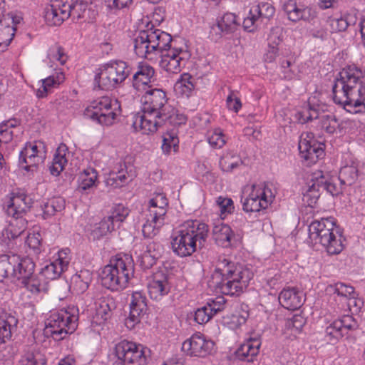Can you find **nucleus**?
I'll use <instances>...</instances> for the list:
<instances>
[{
    "instance_id": "1",
    "label": "nucleus",
    "mask_w": 365,
    "mask_h": 365,
    "mask_svg": "<svg viewBox=\"0 0 365 365\" xmlns=\"http://www.w3.org/2000/svg\"><path fill=\"white\" fill-rule=\"evenodd\" d=\"M134 38V51L138 56L149 61L160 56V67L170 74H177L186 66L191 57L187 48H172V36L145 21Z\"/></svg>"
},
{
    "instance_id": "2",
    "label": "nucleus",
    "mask_w": 365,
    "mask_h": 365,
    "mask_svg": "<svg viewBox=\"0 0 365 365\" xmlns=\"http://www.w3.org/2000/svg\"><path fill=\"white\" fill-rule=\"evenodd\" d=\"M333 100L351 113H364L365 71L355 66L343 68L333 86Z\"/></svg>"
},
{
    "instance_id": "3",
    "label": "nucleus",
    "mask_w": 365,
    "mask_h": 365,
    "mask_svg": "<svg viewBox=\"0 0 365 365\" xmlns=\"http://www.w3.org/2000/svg\"><path fill=\"white\" fill-rule=\"evenodd\" d=\"M252 271L226 258H220L208 281L212 289L228 295H239L253 278Z\"/></svg>"
},
{
    "instance_id": "4",
    "label": "nucleus",
    "mask_w": 365,
    "mask_h": 365,
    "mask_svg": "<svg viewBox=\"0 0 365 365\" xmlns=\"http://www.w3.org/2000/svg\"><path fill=\"white\" fill-rule=\"evenodd\" d=\"M208 226L199 220H187L175 230L170 236L173 253L180 257L191 256L208 237Z\"/></svg>"
},
{
    "instance_id": "5",
    "label": "nucleus",
    "mask_w": 365,
    "mask_h": 365,
    "mask_svg": "<svg viewBox=\"0 0 365 365\" xmlns=\"http://www.w3.org/2000/svg\"><path fill=\"white\" fill-rule=\"evenodd\" d=\"M308 234L311 242L322 245L329 255H338L344 248L345 238L332 217L313 221Z\"/></svg>"
},
{
    "instance_id": "6",
    "label": "nucleus",
    "mask_w": 365,
    "mask_h": 365,
    "mask_svg": "<svg viewBox=\"0 0 365 365\" xmlns=\"http://www.w3.org/2000/svg\"><path fill=\"white\" fill-rule=\"evenodd\" d=\"M78 321V310L74 306L54 311L45 322L44 334L54 340H62L75 331Z\"/></svg>"
},
{
    "instance_id": "7",
    "label": "nucleus",
    "mask_w": 365,
    "mask_h": 365,
    "mask_svg": "<svg viewBox=\"0 0 365 365\" xmlns=\"http://www.w3.org/2000/svg\"><path fill=\"white\" fill-rule=\"evenodd\" d=\"M130 74V68L123 61H110L95 70L94 88L111 90L123 83Z\"/></svg>"
},
{
    "instance_id": "8",
    "label": "nucleus",
    "mask_w": 365,
    "mask_h": 365,
    "mask_svg": "<svg viewBox=\"0 0 365 365\" xmlns=\"http://www.w3.org/2000/svg\"><path fill=\"white\" fill-rule=\"evenodd\" d=\"M326 107V105L318 99V94H314L309 97L307 108L296 113V120L299 123H304L309 120L319 119V126L322 130L329 134L335 133L339 127V120L332 113L321 114Z\"/></svg>"
},
{
    "instance_id": "9",
    "label": "nucleus",
    "mask_w": 365,
    "mask_h": 365,
    "mask_svg": "<svg viewBox=\"0 0 365 365\" xmlns=\"http://www.w3.org/2000/svg\"><path fill=\"white\" fill-rule=\"evenodd\" d=\"M120 113V104L117 99L103 96L91 102L83 115L98 124L108 126L115 122Z\"/></svg>"
},
{
    "instance_id": "10",
    "label": "nucleus",
    "mask_w": 365,
    "mask_h": 365,
    "mask_svg": "<svg viewBox=\"0 0 365 365\" xmlns=\"http://www.w3.org/2000/svg\"><path fill=\"white\" fill-rule=\"evenodd\" d=\"M148 214L143 225V233L146 237L155 236L165 223L168 208V199L163 192H156L149 200Z\"/></svg>"
},
{
    "instance_id": "11",
    "label": "nucleus",
    "mask_w": 365,
    "mask_h": 365,
    "mask_svg": "<svg viewBox=\"0 0 365 365\" xmlns=\"http://www.w3.org/2000/svg\"><path fill=\"white\" fill-rule=\"evenodd\" d=\"M34 269L35 264L30 257L12 255L0 258V276L14 277L19 284L32 276Z\"/></svg>"
},
{
    "instance_id": "12",
    "label": "nucleus",
    "mask_w": 365,
    "mask_h": 365,
    "mask_svg": "<svg viewBox=\"0 0 365 365\" xmlns=\"http://www.w3.org/2000/svg\"><path fill=\"white\" fill-rule=\"evenodd\" d=\"M47 148L44 142L34 140L26 143L19 153V167L22 174L31 177L37 171L38 166L46 158Z\"/></svg>"
},
{
    "instance_id": "13",
    "label": "nucleus",
    "mask_w": 365,
    "mask_h": 365,
    "mask_svg": "<svg viewBox=\"0 0 365 365\" xmlns=\"http://www.w3.org/2000/svg\"><path fill=\"white\" fill-rule=\"evenodd\" d=\"M276 189L270 184L259 183L249 187L246 190L243 201L245 212H259L265 210L274 202Z\"/></svg>"
},
{
    "instance_id": "14",
    "label": "nucleus",
    "mask_w": 365,
    "mask_h": 365,
    "mask_svg": "<svg viewBox=\"0 0 365 365\" xmlns=\"http://www.w3.org/2000/svg\"><path fill=\"white\" fill-rule=\"evenodd\" d=\"M145 350L141 344L123 339L115 344L113 354L123 365H145Z\"/></svg>"
},
{
    "instance_id": "15",
    "label": "nucleus",
    "mask_w": 365,
    "mask_h": 365,
    "mask_svg": "<svg viewBox=\"0 0 365 365\" xmlns=\"http://www.w3.org/2000/svg\"><path fill=\"white\" fill-rule=\"evenodd\" d=\"M142 111H147L155 116L168 118L173 106L168 103L166 93L161 89H150L145 92L141 98Z\"/></svg>"
},
{
    "instance_id": "16",
    "label": "nucleus",
    "mask_w": 365,
    "mask_h": 365,
    "mask_svg": "<svg viewBox=\"0 0 365 365\" xmlns=\"http://www.w3.org/2000/svg\"><path fill=\"white\" fill-rule=\"evenodd\" d=\"M298 148L300 157L308 164L316 163L324 155V145L317 141L312 133H302Z\"/></svg>"
},
{
    "instance_id": "17",
    "label": "nucleus",
    "mask_w": 365,
    "mask_h": 365,
    "mask_svg": "<svg viewBox=\"0 0 365 365\" xmlns=\"http://www.w3.org/2000/svg\"><path fill=\"white\" fill-rule=\"evenodd\" d=\"M182 351L187 356L205 357L215 349V342L206 336L197 333L182 344Z\"/></svg>"
},
{
    "instance_id": "18",
    "label": "nucleus",
    "mask_w": 365,
    "mask_h": 365,
    "mask_svg": "<svg viewBox=\"0 0 365 365\" xmlns=\"http://www.w3.org/2000/svg\"><path fill=\"white\" fill-rule=\"evenodd\" d=\"M71 259L70 250L61 249L53 255L49 264L41 268L39 274L47 281L56 279L67 270Z\"/></svg>"
},
{
    "instance_id": "19",
    "label": "nucleus",
    "mask_w": 365,
    "mask_h": 365,
    "mask_svg": "<svg viewBox=\"0 0 365 365\" xmlns=\"http://www.w3.org/2000/svg\"><path fill=\"white\" fill-rule=\"evenodd\" d=\"M275 13L274 7L269 2H260L252 5L243 21V28L247 32L255 31L259 21L269 19Z\"/></svg>"
},
{
    "instance_id": "20",
    "label": "nucleus",
    "mask_w": 365,
    "mask_h": 365,
    "mask_svg": "<svg viewBox=\"0 0 365 365\" xmlns=\"http://www.w3.org/2000/svg\"><path fill=\"white\" fill-rule=\"evenodd\" d=\"M212 237L215 243L222 247H237L242 244L243 235L240 230H233L227 224L217 223L212 228Z\"/></svg>"
},
{
    "instance_id": "21",
    "label": "nucleus",
    "mask_w": 365,
    "mask_h": 365,
    "mask_svg": "<svg viewBox=\"0 0 365 365\" xmlns=\"http://www.w3.org/2000/svg\"><path fill=\"white\" fill-rule=\"evenodd\" d=\"M148 291L151 299L159 302L167 296L172 287L170 278L166 271L158 270L149 278Z\"/></svg>"
},
{
    "instance_id": "22",
    "label": "nucleus",
    "mask_w": 365,
    "mask_h": 365,
    "mask_svg": "<svg viewBox=\"0 0 365 365\" xmlns=\"http://www.w3.org/2000/svg\"><path fill=\"white\" fill-rule=\"evenodd\" d=\"M357 322L350 315H344L341 318L328 322L325 328V339L329 343H336L349 331L357 328Z\"/></svg>"
},
{
    "instance_id": "23",
    "label": "nucleus",
    "mask_w": 365,
    "mask_h": 365,
    "mask_svg": "<svg viewBox=\"0 0 365 365\" xmlns=\"http://www.w3.org/2000/svg\"><path fill=\"white\" fill-rule=\"evenodd\" d=\"M31 206L30 198L24 192H11L4 199V209L6 214L18 220L23 217Z\"/></svg>"
},
{
    "instance_id": "24",
    "label": "nucleus",
    "mask_w": 365,
    "mask_h": 365,
    "mask_svg": "<svg viewBox=\"0 0 365 365\" xmlns=\"http://www.w3.org/2000/svg\"><path fill=\"white\" fill-rule=\"evenodd\" d=\"M108 264L118 275L117 282H122L126 288L134 275V261L132 256L128 254H118L110 259Z\"/></svg>"
},
{
    "instance_id": "25",
    "label": "nucleus",
    "mask_w": 365,
    "mask_h": 365,
    "mask_svg": "<svg viewBox=\"0 0 365 365\" xmlns=\"http://www.w3.org/2000/svg\"><path fill=\"white\" fill-rule=\"evenodd\" d=\"M135 177V173L131 167L120 163L113 167L106 177L105 185L110 190L120 188L128 185Z\"/></svg>"
},
{
    "instance_id": "26",
    "label": "nucleus",
    "mask_w": 365,
    "mask_h": 365,
    "mask_svg": "<svg viewBox=\"0 0 365 365\" xmlns=\"http://www.w3.org/2000/svg\"><path fill=\"white\" fill-rule=\"evenodd\" d=\"M163 118L155 115L142 111L132 116V128L134 131L144 135L155 133L158 127L163 125Z\"/></svg>"
},
{
    "instance_id": "27",
    "label": "nucleus",
    "mask_w": 365,
    "mask_h": 365,
    "mask_svg": "<svg viewBox=\"0 0 365 365\" xmlns=\"http://www.w3.org/2000/svg\"><path fill=\"white\" fill-rule=\"evenodd\" d=\"M71 16V6L64 4V0H55L51 4L46 6L43 17L50 26L61 25Z\"/></svg>"
},
{
    "instance_id": "28",
    "label": "nucleus",
    "mask_w": 365,
    "mask_h": 365,
    "mask_svg": "<svg viewBox=\"0 0 365 365\" xmlns=\"http://www.w3.org/2000/svg\"><path fill=\"white\" fill-rule=\"evenodd\" d=\"M283 9L289 20L297 22L300 20L309 21L316 17V11L311 7L298 4L295 0H288Z\"/></svg>"
},
{
    "instance_id": "29",
    "label": "nucleus",
    "mask_w": 365,
    "mask_h": 365,
    "mask_svg": "<svg viewBox=\"0 0 365 365\" xmlns=\"http://www.w3.org/2000/svg\"><path fill=\"white\" fill-rule=\"evenodd\" d=\"M279 304L287 309H297L305 302V294L302 290L295 287H284L279 294Z\"/></svg>"
},
{
    "instance_id": "30",
    "label": "nucleus",
    "mask_w": 365,
    "mask_h": 365,
    "mask_svg": "<svg viewBox=\"0 0 365 365\" xmlns=\"http://www.w3.org/2000/svg\"><path fill=\"white\" fill-rule=\"evenodd\" d=\"M358 167L359 162L351 155H343L338 180L343 185H352L356 182L359 176Z\"/></svg>"
},
{
    "instance_id": "31",
    "label": "nucleus",
    "mask_w": 365,
    "mask_h": 365,
    "mask_svg": "<svg viewBox=\"0 0 365 365\" xmlns=\"http://www.w3.org/2000/svg\"><path fill=\"white\" fill-rule=\"evenodd\" d=\"M65 78V73L62 68H54L53 73L38 81L39 87L35 91L36 97L38 98L46 97L53 89L58 88L64 82Z\"/></svg>"
},
{
    "instance_id": "32",
    "label": "nucleus",
    "mask_w": 365,
    "mask_h": 365,
    "mask_svg": "<svg viewBox=\"0 0 365 365\" xmlns=\"http://www.w3.org/2000/svg\"><path fill=\"white\" fill-rule=\"evenodd\" d=\"M155 247L156 245L153 242L148 245L140 244L135 246V255L137 262L143 269L151 267L159 257L160 253L156 251Z\"/></svg>"
},
{
    "instance_id": "33",
    "label": "nucleus",
    "mask_w": 365,
    "mask_h": 365,
    "mask_svg": "<svg viewBox=\"0 0 365 365\" xmlns=\"http://www.w3.org/2000/svg\"><path fill=\"white\" fill-rule=\"evenodd\" d=\"M4 13V11L3 12ZM19 18L8 14L0 16V46H7L10 44L15 34V25L19 23Z\"/></svg>"
},
{
    "instance_id": "34",
    "label": "nucleus",
    "mask_w": 365,
    "mask_h": 365,
    "mask_svg": "<svg viewBox=\"0 0 365 365\" xmlns=\"http://www.w3.org/2000/svg\"><path fill=\"white\" fill-rule=\"evenodd\" d=\"M48 282L40 274H34L27 280L22 281L21 286L24 287L35 299H38L48 289Z\"/></svg>"
},
{
    "instance_id": "35",
    "label": "nucleus",
    "mask_w": 365,
    "mask_h": 365,
    "mask_svg": "<svg viewBox=\"0 0 365 365\" xmlns=\"http://www.w3.org/2000/svg\"><path fill=\"white\" fill-rule=\"evenodd\" d=\"M27 227V221L25 219L18 220L13 218L9 221L8 224L1 231L0 239L6 245L9 242L17 238Z\"/></svg>"
},
{
    "instance_id": "36",
    "label": "nucleus",
    "mask_w": 365,
    "mask_h": 365,
    "mask_svg": "<svg viewBox=\"0 0 365 365\" xmlns=\"http://www.w3.org/2000/svg\"><path fill=\"white\" fill-rule=\"evenodd\" d=\"M98 173L91 167H88L78 175V190L81 192L88 193L92 188L98 185Z\"/></svg>"
},
{
    "instance_id": "37",
    "label": "nucleus",
    "mask_w": 365,
    "mask_h": 365,
    "mask_svg": "<svg viewBox=\"0 0 365 365\" xmlns=\"http://www.w3.org/2000/svg\"><path fill=\"white\" fill-rule=\"evenodd\" d=\"M247 306L240 305L232 313L227 314L223 319L224 324L230 329L237 330L244 325L249 317Z\"/></svg>"
},
{
    "instance_id": "38",
    "label": "nucleus",
    "mask_w": 365,
    "mask_h": 365,
    "mask_svg": "<svg viewBox=\"0 0 365 365\" xmlns=\"http://www.w3.org/2000/svg\"><path fill=\"white\" fill-rule=\"evenodd\" d=\"M154 80V68L147 63L139 64L138 71L133 76V86L136 89H145V87Z\"/></svg>"
},
{
    "instance_id": "39",
    "label": "nucleus",
    "mask_w": 365,
    "mask_h": 365,
    "mask_svg": "<svg viewBox=\"0 0 365 365\" xmlns=\"http://www.w3.org/2000/svg\"><path fill=\"white\" fill-rule=\"evenodd\" d=\"M91 312L93 317L92 324L101 325L110 317L111 309L108 300L100 298L91 307Z\"/></svg>"
},
{
    "instance_id": "40",
    "label": "nucleus",
    "mask_w": 365,
    "mask_h": 365,
    "mask_svg": "<svg viewBox=\"0 0 365 365\" xmlns=\"http://www.w3.org/2000/svg\"><path fill=\"white\" fill-rule=\"evenodd\" d=\"M261 343L258 339L250 338L245 341L235 351V356L241 361H252L259 350Z\"/></svg>"
},
{
    "instance_id": "41",
    "label": "nucleus",
    "mask_w": 365,
    "mask_h": 365,
    "mask_svg": "<svg viewBox=\"0 0 365 365\" xmlns=\"http://www.w3.org/2000/svg\"><path fill=\"white\" fill-rule=\"evenodd\" d=\"M117 277L118 278V275L115 273V270L108 264L103 267L100 274L102 285L111 291H120L125 289L122 282H117L118 280Z\"/></svg>"
},
{
    "instance_id": "42",
    "label": "nucleus",
    "mask_w": 365,
    "mask_h": 365,
    "mask_svg": "<svg viewBox=\"0 0 365 365\" xmlns=\"http://www.w3.org/2000/svg\"><path fill=\"white\" fill-rule=\"evenodd\" d=\"M86 230L90 238L98 240L107 237L115 230L112 223L104 217L98 222L90 224Z\"/></svg>"
},
{
    "instance_id": "43",
    "label": "nucleus",
    "mask_w": 365,
    "mask_h": 365,
    "mask_svg": "<svg viewBox=\"0 0 365 365\" xmlns=\"http://www.w3.org/2000/svg\"><path fill=\"white\" fill-rule=\"evenodd\" d=\"M92 278L93 274L89 270H81L71 277L69 288L76 294L83 293L88 289Z\"/></svg>"
},
{
    "instance_id": "44",
    "label": "nucleus",
    "mask_w": 365,
    "mask_h": 365,
    "mask_svg": "<svg viewBox=\"0 0 365 365\" xmlns=\"http://www.w3.org/2000/svg\"><path fill=\"white\" fill-rule=\"evenodd\" d=\"M69 152L65 144H61L56 150L49 171L53 176H58L68 163Z\"/></svg>"
},
{
    "instance_id": "45",
    "label": "nucleus",
    "mask_w": 365,
    "mask_h": 365,
    "mask_svg": "<svg viewBox=\"0 0 365 365\" xmlns=\"http://www.w3.org/2000/svg\"><path fill=\"white\" fill-rule=\"evenodd\" d=\"M195 80L188 73L180 75L174 85V91L178 96L188 98L195 91Z\"/></svg>"
},
{
    "instance_id": "46",
    "label": "nucleus",
    "mask_w": 365,
    "mask_h": 365,
    "mask_svg": "<svg viewBox=\"0 0 365 365\" xmlns=\"http://www.w3.org/2000/svg\"><path fill=\"white\" fill-rule=\"evenodd\" d=\"M312 181L318 184L319 188H323L329 192L331 195H336L341 192L340 187L336 184V178H329L327 174H324L322 170H317L312 175Z\"/></svg>"
},
{
    "instance_id": "47",
    "label": "nucleus",
    "mask_w": 365,
    "mask_h": 365,
    "mask_svg": "<svg viewBox=\"0 0 365 365\" xmlns=\"http://www.w3.org/2000/svg\"><path fill=\"white\" fill-rule=\"evenodd\" d=\"M66 207V200L62 197H53L48 199L41 205L42 217L49 219L56 213L61 212Z\"/></svg>"
},
{
    "instance_id": "48",
    "label": "nucleus",
    "mask_w": 365,
    "mask_h": 365,
    "mask_svg": "<svg viewBox=\"0 0 365 365\" xmlns=\"http://www.w3.org/2000/svg\"><path fill=\"white\" fill-rule=\"evenodd\" d=\"M305 323L306 319L301 314L293 315L291 318L286 319L283 334L289 339L296 337L301 332Z\"/></svg>"
},
{
    "instance_id": "49",
    "label": "nucleus",
    "mask_w": 365,
    "mask_h": 365,
    "mask_svg": "<svg viewBox=\"0 0 365 365\" xmlns=\"http://www.w3.org/2000/svg\"><path fill=\"white\" fill-rule=\"evenodd\" d=\"M237 26L236 16L232 13H227L217 21V24L212 28V31L221 36L222 34L234 31Z\"/></svg>"
},
{
    "instance_id": "50",
    "label": "nucleus",
    "mask_w": 365,
    "mask_h": 365,
    "mask_svg": "<svg viewBox=\"0 0 365 365\" xmlns=\"http://www.w3.org/2000/svg\"><path fill=\"white\" fill-rule=\"evenodd\" d=\"M129 213L128 207L123 204H115L110 209V215L106 218L110 223H112L113 228L116 230L121 226L122 223L129 215Z\"/></svg>"
},
{
    "instance_id": "51",
    "label": "nucleus",
    "mask_w": 365,
    "mask_h": 365,
    "mask_svg": "<svg viewBox=\"0 0 365 365\" xmlns=\"http://www.w3.org/2000/svg\"><path fill=\"white\" fill-rule=\"evenodd\" d=\"M67 59L68 56L64 50L58 46H54L49 48L46 63L48 66L53 69L61 68L59 66H63Z\"/></svg>"
},
{
    "instance_id": "52",
    "label": "nucleus",
    "mask_w": 365,
    "mask_h": 365,
    "mask_svg": "<svg viewBox=\"0 0 365 365\" xmlns=\"http://www.w3.org/2000/svg\"><path fill=\"white\" fill-rule=\"evenodd\" d=\"M178 146L179 138L175 129L168 130L163 135L161 149L164 155H169L173 152L176 153L178 150Z\"/></svg>"
},
{
    "instance_id": "53",
    "label": "nucleus",
    "mask_w": 365,
    "mask_h": 365,
    "mask_svg": "<svg viewBox=\"0 0 365 365\" xmlns=\"http://www.w3.org/2000/svg\"><path fill=\"white\" fill-rule=\"evenodd\" d=\"M356 22V17L349 14L341 16L339 17H330L328 19V24L331 32H341L345 31L349 26Z\"/></svg>"
},
{
    "instance_id": "54",
    "label": "nucleus",
    "mask_w": 365,
    "mask_h": 365,
    "mask_svg": "<svg viewBox=\"0 0 365 365\" xmlns=\"http://www.w3.org/2000/svg\"><path fill=\"white\" fill-rule=\"evenodd\" d=\"M302 200L308 206L313 207L319 197V188L315 181H310L302 189Z\"/></svg>"
},
{
    "instance_id": "55",
    "label": "nucleus",
    "mask_w": 365,
    "mask_h": 365,
    "mask_svg": "<svg viewBox=\"0 0 365 365\" xmlns=\"http://www.w3.org/2000/svg\"><path fill=\"white\" fill-rule=\"evenodd\" d=\"M215 207L222 220L226 219L235 212L233 200L227 196L220 195L215 199Z\"/></svg>"
},
{
    "instance_id": "56",
    "label": "nucleus",
    "mask_w": 365,
    "mask_h": 365,
    "mask_svg": "<svg viewBox=\"0 0 365 365\" xmlns=\"http://www.w3.org/2000/svg\"><path fill=\"white\" fill-rule=\"evenodd\" d=\"M205 137L210 146L215 149L222 148L227 142V137L223 130L220 128L208 130Z\"/></svg>"
},
{
    "instance_id": "57",
    "label": "nucleus",
    "mask_w": 365,
    "mask_h": 365,
    "mask_svg": "<svg viewBox=\"0 0 365 365\" xmlns=\"http://www.w3.org/2000/svg\"><path fill=\"white\" fill-rule=\"evenodd\" d=\"M16 320L14 317H0V345L6 343L11 337L12 329Z\"/></svg>"
},
{
    "instance_id": "58",
    "label": "nucleus",
    "mask_w": 365,
    "mask_h": 365,
    "mask_svg": "<svg viewBox=\"0 0 365 365\" xmlns=\"http://www.w3.org/2000/svg\"><path fill=\"white\" fill-rule=\"evenodd\" d=\"M148 305L145 295L139 291L133 292L130 302V310L135 311L145 315L147 312Z\"/></svg>"
},
{
    "instance_id": "59",
    "label": "nucleus",
    "mask_w": 365,
    "mask_h": 365,
    "mask_svg": "<svg viewBox=\"0 0 365 365\" xmlns=\"http://www.w3.org/2000/svg\"><path fill=\"white\" fill-rule=\"evenodd\" d=\"M279 64L285 78L292 79L299 76L297 71V66L292 58L280 59Z\"/></svg>"
},
{
    "instance_id": "60",
    "label": "nucleus",
    "mask_w": 365,
    "mask_h": 365,
    "mask_svg": "<svg viewBox=\"0 0 365 365\" xmlns=\"http://www.w3.org/2000/svg\"><path fill=\"white\" fill-rule=\"evenodd\" d=\"M327 292H333L337 296L343 297L345 298L351 297L354 293V287L346 285L344 283L337 282L334 284H331L327 288Z\"/></svg>"
},
{
    "instance_id": "61",
    "label": "nucleus",
    "mask_w": 365,
    "mask_h": 365,
    "mask_svg": "<svg viewBox=\"0 0 365 365\" xmlns=\"http://www.w3.org/2000/svg\"><path fill=\"white\" fill-rule=\"evenodd\" d=\"M240 93L237 91H230L226 98V106L228 110L237 113L242 108Z\"/></svg>"
},
{
    "instance_id": "62",
    "label": "nucleus",
    "mask_w": 365,
    "mask_h": 365,
    "mask_svg": "<svg viewBox=\"0 0 365 365\" xmlns=\"http://www.w3.org/2000/svg\"><path fill=\"white\" fill-rule=\"evenodd\" d=\"M205 305L210 311L209 313L213 317L225 309V299L223 297L219 296L215 299H208Z\"/></svg>"
},
{
    "instance_id": "63",
    "label": "nucleus",
    "mask_w": 365,
    "mask_h": 365,
    "mask_svg": "<svg viewBox=\"0 0 365 365\" xmlns=\"http://www.w3.org/2000/svg\"><path fill=\"white\" fill-rule=\"evenodd\" d=\"M240 160L237 157L229 154L225 155L220 160V165L225 172L232 171L240 165Z\"/></svg>"
},
{
    "instance_id": "64",
    "label": "nucleus",
    "mask_w": 365,
    "mask_h": 365,
    "mask_svg": "<svg viewBox=\"0 0 365 365\" xmlns=\"http://www.w3.org/2000/svg\"><path fill=\"white\" fill-rule=\"evenodd\" d=\"M64 4H68L71 6V15L78 18L84 16V13L88 6L86 3L82 1H76L74 2L73 0H64Z\"/></svg>"
}]
</instances>
